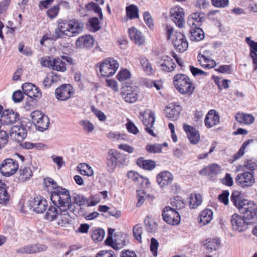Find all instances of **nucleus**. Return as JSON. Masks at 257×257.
<instances>
[{
  "label": "nucleus",
  "instance_id": "obj_55",
  "mask_svg": "<svg viewBox=\"0 0 257 257\" xmlns=\"http://www.w3.org/2000/svg\"><path fill=\"white\" fill-rule=\"evenodd\" d=\"M252 140H249L244 142L241 145L239 151L234 155V160H236L240 158L244 154V150L246 146L250 143L252 142Z\"/></svg>",
  "mask_w": 257,
  "mask_h": 257
},
{
  "label": "nucleus",
  "instance_id": "obj_47",
  "mask_svg": "<svg viewBox=\"0 0 257 257\" xmlns=\"http://www.w3.org/2000/svg\"><path fill=\"white\" fill-rule=\"evenodd\" d=\"M220 242L218 239H209L205 241L204 246L206 248L210 250H216L219 245Z\"/></svg>",
  "mask_w": 257,
  "mask_h": 257
},
{
  "label": "nucleus",
  "instance_id": "obj_25",
  "mask_svg": "<svg viewBox=\"0 0 257 257\" xmlns=\"http://www.w3.org/2000/svg\"><path fill=\"white\" fill-rule=\"evenodd\" d=\"M30 205L34 211L41 213L46 210L47 201L41 197H36L31 201Z\"/></svg>",
  "mask_w": 257,
  "mask_h": 257
},
{
  "label": "nucleus",
  "instance_id": "obj_58",
  "mask_svg": "<svg viewBox=\"0 0 257 257\" xmlns=\"http://www.w3.org/2000/svg\"><path fill=\"white\" fill-rule=\"evenodd\" d=\"M201 57L204 59L205 62L206 63V64H202L201 60L198 59V61L202 66L208 68H211L216 65V62L215 61L210 60L209 58L205 57L203 55H202Z\"/></svg>",
  "mask_w": 257,
  "mask_h": 257
},
{
  "label": "nucleus",
  "instance_id": "obj_59",
  "mask_svg": "<svg viewBox=\"0 0 257 257\" xmlns=\"http://www.w3.org/2000/svg\"><path fill=\"white\" fill-rule=\"evenodd\" d=\"M19 51L20 53L27 56H31L33 54V51L29 47H25L22 44H20L18 47Z\"/></svg>",
  "mask_w": 257,
  "mask_h": 257
},
{
  "label": "nucleus",
  "instance_id": "obj_56",
  "mask_svg": "<svg viewBox=\"0 0 257 257\" xmlns=\"http://www.w3.org/2000/svg\"><path fill=\"white\" fill-rule=\"evenodd\" d=\"M144 222L148 232H154L157 229V224L154 221H151L150 218H146L144 220Z\"/></svg>",
  "mask_w": 257,
  "mask_h": 257
},
{
  "label": "nucleus",
  "instance_id": "obj_5",
  "mask_svg": "<svg viewBox=\"0 0 257 257\" xmlns=\"http://www.w3.org/2000/svg\"><path fill=\"white\" fill-rule=\"evenodd\" d=\"M72 59L68 56H63L56 57L52 60L50 57H45L41 59V64L54 70L65 72L66 70V63H72Z\"/></svg>",
  "mask_w": 257,
  "mask_h": 257
},
{
  "label": "nucleus",
  "instance_id": "obj_40",
  "mask_svg": "<svg viewBox=\"0 0 257 257\" xmlns=\"http://www.w3.org/2000/svg\"><path fill=\"white\" fill-rule=\"evenodd\" d=\"M201 202L202 198L200 194H191L188 199L189 207L191 209L196 208L201 204Z\"/></svg>",
  "mask_w": 257,
  "mask_h": 257
},
{
  "label": "nucleus",
  "instance_id": "obj_46",
  "mask_svg": "<svg viewBox=\"0 0 257 257\" xmlns=\"http://www.w3.org/2000/svg\"><path fill=\"white\" fill-rule=\"evenodd\" d=\"M126 13L127 17L131 20L139 17V9L135 5H131L126 7Z\"/></svg>",
  "mask_w": 257,
  "mask_h": 257
},
{
  "label": "nucleus",
  "instance_id": "obj_10",
  "mask_svg": "<svg viewBox=\"0 0 257 257\" xmlns=\"http://www.w3.org/2000/svg\"><path fill=\"white\" fill-rule=\"evenodd\" d=\"M31 116L39 131L43 132L47 129L49 124L47 116L44 114L41 111L36 110L31 113Z\"/></svg>",
  "mask_w": 257,
  "mask_h": 257
},
{
  "label": "nucleus",
  "instance_id": "obj_28",
  "mask_svg": "<svg viewBox=\"0 0 257 257\" xmlns=\"http://www.w3.org/2000/svg\"><path fill=\"white\" fill-rule=\"evenodd\" d=\"M203 15L204 14L201 13H192L188 18L187 21L188 25L191 28H199L204 19Z\"/></svg>",
  "mask_w": 257,
  "mask_h": 257
},
{
  "label": "nucleus",
  "instance_id": "obj_51",
  "mask_svg": "<svg viewBox=\"0 0 257 257\" xmlns=\"http://www.w3.org/2000/svg\"><path fill=\"white\" fill-rule=\"evenodd\" d=\"M105 236V231L102 229H97L92 232L91 237L94 241H100Z\"/></svg>",
  "mask_w": 257,
  "mask_h": 257
},
{
  "label": "nucleus",
  "instance_id": "obj_63",
  "mask_svg": "<svg viewBox=\"0 0 257 257\" xmlns=\"http://www.w3.org/2000/svg\"><path fill=\"white\" fill-rule=\"evenodd\" d=\"M212 5L217 8H224L228 5V0H211Z\"/></svg>",
  "mask_w": 257,
  "mask_h": 257
},
{
  "label": "nucleus",
  "instance_id": "obj_39",
  "mask_svg": "<svg viewBox=\"0 0 257 257\" xmlns=\"http://www.w3.org/2000/svg\"><path fill=\"white\" fill-rule=\"evenodd\" d=\"M221 171L220 167L216 164H212L200 171L202 175L216 174Z\"/></svg>",
  "mask_w": 257,
  "mask_h": 257
},
{
  "label": "nucleus",
  "instance_id": "obj_37",
  "mask_svg": "<svg viewBox=\"0 0 257 257\" xmlns=\"http://www.w3.org/2000/svg\"><path fill=\"white\" fill-rule=\"evenodd\" d=\"M190 39L192 41H199L204 38L203 30L200 28H191Z\"/></svg>",
  "mask_w": 257,
  "mask_h": 257
},
{
  "label": "nucleus",
  "instance_id": "obj_62",
  "mask_svg": "<svg viewBox=\"0 0 257 257\" xmlns=\"http://www.w3.org/2000/svg\"><path fill=\"white\" fill-rule=\"evenodd\" d=\"M138 201L137 206L140 207L145 201L146 197V193L143 190L138 191Z\"/></svg>",
  "mask_w": 257,
  "mask_h": 257
},
{
  "label": "nucleus",
  "instance_id": "obj_35",
  "mask_svg": "<svg viewBox=\"0 0 257 257\" xmlns=\"http://www.w3.org/2000/svg\"><path fill=\"white\" fill-rule=\"evenodd\" d=\"M257 168V163L252 160H249L244 162L243 164L239 166L238 171L241 172H248L254 173V170Z\"/></svg>",
  "mask_w": 257,
  "mask_h": 257
},
{
  "label": "nucleus",
  "instance_id": "obj_2",
  "mask_svg": "<svg viewBox=\"0 0 257 257\" xmlns=\"http://www.w3.org/2000/svg\"><path fill=\"white\" fill-rule=\"evenodd\" d=\"M51 200L59 209L69 208L73 213L75 211V207L71 204V197L68 190L65 188H58L53 192L51 195Z\"/></svg>",
  "mask_w": 257,
  "mask_h": 257
},
{
  "label": "nucleus",
  "instance_id": "obj_6",
  "mask_svg": "<svg viewBox=\"0 0 257 257\" xmlns=\"http://www.w3.org/2000/svg\"><path fill=\"white\" fill-rule=\"evenodd\" d=\"M174 85L176 89L182 94L191 95L194 90L190 78L183 74H178L174 76Z\"/></svg>",
  "mask_w": 257,
  "mask_h": 257
},
{
  "label": "nucleus",
  "instance_id": "obj_60",
  "mask_svg": "<svg viewBox=\"0 0 257 257\" xmlns=\"http://www.w3.org/2000/svg\"><path fill=\"white\" fill-rule=\"evenodd\" d=\"M8 142V136L7 133L0 130V149L4 147Z\"/></svg>",
  "mask_w": 257,
  "mask_h": 257
},
{
  "label": "nucleus",
  "instance_id": "obj_64",
  "mask_svg": "<svg viewBox=\"0 0 257 257\" xmlns=\"http://www.w3.org/2000/svg\"><path fill=\"white\" fill-rule=\"evenodd\" d=\"M95 257H115V256L112 250H103L99 251Z\"/></svg>",
  "mask_w": 257,
  "mask_h": 257
},
{
  "label": "nucleus",
  "instance_id": "obj_17",
  "mask_svg": "<svg viewBox=\"0 0 257 257\" xmlns=\"http://www.w3.org/2000/svg\"><path fill=\"white\" fill-rule=\"evenodd\" d=\"M19 119V114L12 110H6L1 115L0 126L1 124H11Z\"/></svg>",
  "mask_w": 257,
  "mask_h": 257
},
{
  "label": "nucleus",
  "instance_id": "obj_7",
  "mask_svg": "<svg viewBox=\"0 0 257 257\" xmlns=\"http://www.w3.org/2000/svg\"><path fill=\"white\" fill-rule=\"evenodd\" d=\"M235 180L236 183L242 188L251 187L255 182L254 173L241 172L237 175Z\"/></svg>",
  "mask_w": 257,
  "mask_h": 257
},
{
  "label": "nucleus",
  "instance_id": "obj_38",
  "mask_svg": "<svg viewBox=\"0 0 257 257\" xmlns=\"http://www.w3.org/2000/svg\"><path fill=\"white\" fill-rule=\"evenodd\" d=\"M32 175L31 169L29 167H24L19 170L18 179L21 182H25L29 179Z\"/></svg>",
  "mask_w": 257,
  "mask_h": 257
},
{
  "label": "nucleus",
  "instance_id": "obj_44",
  "mask_svg": "<svg viewBox=\"0 0 257 257\" xmlns=\"http://www.w3.org/2000/svg\"><path fill=\"white\" fill-rule=\"evenodd\" d=\"M59 213V209H57L55 206H50L46 213L45 218L50 221L57 219Z\"/></svg>",
  "mask_w": 257,
  "mask_h": 257
},
{
  "label": "nucleus",
  "instance_id": "obj_33",
  "mask_svg": "<svg viewBox=\"0 0 257 257\" xmlns=\"http://www.w3.org/2000/svg\"><path fill=\"white\" fill-rule=\"evenodd\" d=\"M71 204H73L74 206L75 207V212L77 214H79V211L77 210L78 209V206L80 207V209H81L82 206L88 204V200L83 195L75 193L73 196V202H71Z\"/></svg>",
  "mask_w": 257,
  "mask_h": 257
},
{
  "label": "nucleus",
  "instance_id": "obj_20",
  "mask_svg": "<svg viewBox=\"0 0 257 257\" xmlns=\"http://www.w3.org/2000/svg\"><path fill=\"white\" fill-rule=\"evenodd\" d=\"M231 222L232 229L238 232L243 231L247 228V224L243 217L238 214H234L231 216Z\"/></svg>",
  "mask_w": 257,
  "mask_h": 257
},
{
  "label": "nucleus",
  "instance_id": "obj_52",
  "mask_svg": "<svg viewBox=\"0 0 257 257\" xmlns=\"http://www.w3.org/2000/svg\"><path fill=\"white\" fill-rule=\"evenodd\" d=\"M79 124L83 129L87 133H91L94 130V126L90 121L84 119L80 121Z\"/></svg>",
  "mask_w": 257,
  "mask_h": 257
},
{
  "label": "nucleus",
  "instance_id": "obj_1",
  "mask_svg": "<svg viewBox=\"0 0 257 257\" xmlns=\"http://www.w3.org/2000/svg\"><path fill=\"white\" fill-rule=\"evenodd\" d=\"M231 200L243 217L248 220L254 218L257 213V206L253 202L247 199H241L239 193L234 192L231 196Z\"/></svg>",
  "mask_w": 257,
  "mask_h": 257
},
{
  "label": "nucleus",
  "instance_id": "obj_18",
  "mask_svg": "<svg viewBox=\"0 0 257 257\" xmlns=\"http://www.w3.org/2000/svg\"><path fill=\"white\" fill-rule=\"evenodd\" d=\"M120 153L115 150H110L107 155L106 164L108 170L110 172L114 171L116 167Z\"/></svg>",
  "mask_w": 257,
  "mask_h": 257
},
{
  "label": "nucleus",
  "instance_id": "obj_14",
  "mask_svg": "<svg viewBox=\"0 0 257 257\" xmlns=\"http://www.w3.org/2000/svg\"><path fill=\"white\" fill-rule=\"evenodd\" d=\"M160 70L165 72H171L176 68L174 60L168 55L162 56L158 62Z\"/></svg>",
  "mask_w": 257,
  "mask_h": 257
},
{
  "label": "nucleus",
  "instance_id": "obj_22",
  "mask_svg": "<svg viewBox=\"0 0 257 257\" xmlns=\"http://www.w3.org/2000/svg\"><path fill=\"white\" fill-rule=\"evenodd\" d=\"M94 39L90 35H85L79 37L76 41V46L79 48H89L93 47Z\"/></svg>",
  "mask_w": 257,
  "mask_h": 257
},
{
  "label": "nucleus",
  "instance_id": "obj_54",
  "mask_svg": "<svg viewBox=\"0 0 257 257\" xmlns=\"http://www.w3.org/2000/svg\"><path fill=\"white\" fill-rule=\"evenodd\" d=\"M146 150L150 153H159L162 152V145L149 144L147 146Z\"/></svg>",
  "mask_w": 257,
  "mask_h": 257
},
{
  "label": "nucleus",
  "instance_id": "obj_57",
  "mask_svg": "<svg viewBox=\"0 0 257 257\" xmlns=\"http://www.w3.org/2000/svg\"><path fill=\"white\" fill-rule=\"evenodd\" d=\"M131 74L127 69L121 70L117 75L118 80L119 81H123L130 78Z\"/></svg>",
  "mask_w": 257,
  "mask_h": 257
},
{
  "label": "nucleus",
  "instance_id": "obj_23",
  "mask_svg": "<svg viewBox=\"0 0 257 257\" xmlns=\"http://www.w3.org/2000/svg\"><path fill=\"white\" fill-rule=\"evenodd\" d=\"M141 119H142V121L145 125V129L146 132L152 136H156L153 132V130L152 129L155 120V113L153 111H150L147 117H145V116L142 115Z\"/></svg>",
  "mask_w": 257,
  "mask_h": 257
},
{
  "label": "nucleus",
  "instance_id": "obj_3",
  "mask_svg": "<svg viewBox=\"0 0 257 257\" xmlns=\"http://www.w3.org/2000/svg\"><path fill=\"white\" fill-rule=\"evenodd\" d=\"M83 28V23L79 20L64 21L59 22L56 33L59 37H62V35L74 37L81 33Z\"/></svg>",
  "mask_w": 257,
  "mask_h": 257
},
{
  "label": "nucleus",
  "instance_id": "obj_24",
  "mask_svg": "<svg viewBox=\"0 0 257 257\" xmlns=\"http://www.w3.org/2000/svg\"><path fill=\"white\" fill-rule=\"evenodd\" d=\"M47 246L44 244H30L20 248L18 251L22 253H35L45 251Z\"/></svg>",
  "mask_w": 257,
  "mask_h": 257
},
{
  "label": "nucleus",
  "instance_id": "obj_49",
  "mask_svg": "<svg viewBox=\"0 0 257 257\" xmlns=\"http://www.w3.org/2000/svg\"><path fill=\"white\" fill-rule=\"evenodd\" d=\"M250 56L252 59L254 70H257V43H254L250 46Z\"/></svg>",
  "mask_w": 257,
  "mask_h": 257
},
{
  "label": "nucleus",
  "instance_id": "obj_31",
  "mask_svg": "<svg viewBox=\"0 0 257 257\" xmlns=\"http://www.w3.org/2000/svg\"><path fill=\"white\" fill-rule=\"evenodd\" d=\"M166 116L170 118L177 119L180 114L181 107L176 103H170L166 107Z\"/></svg>",
  "mask_w": 257,
  "mask_h": 257
},
{
  "label": "nucleus",
  "instance_id": "obj_4",
  "mask_svg": "<svg viewBox=\"0 0 257 257\" xmlns=\"http://www.w3.org/2000/svg\"><path fill=\"white\" fill-rule=\"evenodd\" d=\"M167 40H171L176 51L183 53L188 47V43L186 37L181 33L174 32V29L170 26L166 27Z\"/></svg>",
  "mask_w": 257,
  "mask_h": 257
},
{
  "label": "nucleus",
  "instance_id": "obj_13",
  "mask_svg": "<svg viewBox=\"0 0 257 257\" xmlns=\"http://www.w3.org/2000/svg\"><path fill=\"white\" fill-rule=\"evenodd\" d=\"M138 92L137 86L125 85L121 88V95L126 102L134 103L138 99Z\"/></svg>",
  "mask_w": 257,
  "mask_h": 257
},
{
  "label": "nucleus",
  "instance_id": "obj_45",
  "mask_svg": "<svg viewBox=\"0 0 257 257\" xmlns=\"http://www.w3.org/2000/svg\"><path fill=\"white\" fill-rule=\"evenodd\" d=\"M85 9L87 11H92L97 14L100 20L103 19V14L101 9L94 2H90L85 6Z\"/></svg>",
  "mask_w": 257,
  "mask_h": 257
},
{
  "label": "nucleus",
  "instance_id": "obj_21",
  "mask_svg": "<svg viewBox=\"0 0 257 257\" xmlns=\"http://www.w3.org/2000/svg\"><path fill=\"white\" fill-rule=\"evenodd\" d=\"M25 94L31 98H39L42 96L40 89L31 83H26L22 86Z\"/></svg>",
  "mask_w": 257,
  "mask_h": 257
},
{
  "label": "nucleus",
  "instance_id": "obj_43",
  "mask_svg": "<svg viewBox=\"0 0 257 257\" xmlns=\"http://www.w3.org/2000/svg\"><path fill=\"white\" fill-rule=\"evenodd\" d=\"M77 168L79 173L83 175L87 176H92L93 175V171L92 168L86 163L80 164Z\"/></svg>",
  "mask_w": 257,
  "mask_h": 257
},
{
  "label": "nucleus",
  "instance_id": "obj_12",
  "mask_svg": "<svg viewBox=\"0 0 257 257\" xmlns=\"http://www.w3.org/2000/svg\"><path fill=\"white\" fill-rule=\"evenodd\" d=\"M74 92V89L71 85L63 84L55 90V97L59 100L65 101L70 98Z\"/></svg>",
  "mask_w": 257,
  "mask_h": 257
},
{
  "label": "nucleus",
  "instance_id": "obj_32",
  "mask_svg": "<svg viewBox=\"0 0 257 257\" xmlns=\"http://www.w3.org/2000/svg\"><path fill=\"white\" fill-rule=\"evenodd\" d=\"M213 218V211L209 209H205L202 210L199 216V223L201 226H203L209 223Z\"/></svg>",
  "mask_w": 257,
  "mask_h": 257
},
{
  "label": "nucleus",
  "instance_id": "obj_50",
  "mask_svg": "<svg viewBox=\"0 0 257 257\" xmlns=\"http://www.w3.org/2000/svg\"><path fill=\"white\" fill-rule=\"evenodd\" d=\"M172 208H174L175 210L183 208L185 206V203L181 199V197L177 196L175 197L171 202Z\"/></svg>",
  "mask_w": 257,
  "mask_h": 257
},
{
  "label": "nucleus",
  "instance_id": "obj_27",
  "mask_svg": "<svg viewBox=\"0 0 257 257\" xmlns=\"http://www.w3.org/2000/svg\"><path fill=\"white\" fill-rule=\"evenodd\" d=\"M183 128L187 134L188 139L190 143L193 144H196L200 140V134L199 132L194 127L184 124Z\"/></svg>",
  "mask_w": 257,
  "mask_h": 257
},
{
  "label": "nucleus",
  "instance_id": "obj_53",
  "mask_svg": "<svg viewBox=\"0 0 257 257\" xmlns=\"http://www.w3.org/2000/svg\"><path fill=\"white\" fill-rule=\"evenodd\" d=\"M143 227L141 224H137L133 228V233L135 238L140 242H142Z\"/></svg>",
  "mask_w": 257,
  "mask_h": 257
},
{
  "label": "nucleus",
  "instance_id": "obj_29",
  "mask_svg": "<svg viewBox=\"0 0 257 257\" xmlns=\"http://www.w3.org/2000/svg\"><path fill=\"white\" fill-rule=\"evenodd\" d=\"M219 121V116L214 110H210L205 118V124L207 127H212Z\"/></svg>",
  "mask_w": 257,
  "mask_h": 257
},
{
  "label": "nucleus",
  "instance_id": "obj_19",
  "mask_svg": "<svg viewBox=\"0 0 257 257\" xmlns=\"http://www.w3.org/2000/svg\"><path fill=\"white\" fill-rule=\"evenodd\" d=\"M10 134L13 140L22 142L27 136V130L22 125H15L11 128Z\"/></svg>",
  "mask_w": 257,
  "mask_h": 257
},
{
  "label": "nucleus",
  "instance_id": "obj_11",
  "mask_svg": "<svg viewBox=\"0 0 257 257\" xmlns=\"http://www.w3.org/2000/svg\"><path fill=\"white\" fill-rule=\"evenodd\" d=\"M19 168L18 162L11 158L4 160L0 165V171L2 174L6 176L14 174Z\"/></svg>",
  "mask_w": 257,
  "mask_h": 257
},
{
  "label": "nucleus",
  "instance_id": "obj_61",
  "mask_svg": "<svg viewBox=\"0 0 257 257\" xmlns=\"http://www.w3.org/2000/svg\"><path fill=\"white\" fill-rule=\"evenodd\" d=\"M159 243L155 238H152L151 240L150 249L154 256H157Z\"/></svg>",
  "mask_w": 257,
  "mask_h": 257
},
{
  "label": "nucleus",
  "instance_id": "obj_41",
  "mask_svg": "<svg viewBox=\"0 0 257 257\" xmlns=\"http://www.w3.org/2000/svg\"><path fill=\"white\" fill-rule=\"evenodd\" d=\"M137 163L140 167L148 170H152L156 166L155 162L150 160L139 159L137 160Z\"/></svg>",
  "mask_w": 257,
  "mask_h": 257
},
{
  "label": "nucleus",
  "instance_id": "obj_9",
  "mask_svg": "<svg viewBox=\"0 0 257 257\" xmlns=\"http://www.w3.org/2000/svg\"><path fill=\"white\" fill-rule=\"evenodd\" d=\"M162 216L164 220L167 223L176 225L180 223L181 218L179 213L174 208L166 206L163 211Z\"/></svg>",
  "mask_w": 257,
  "mask_h": 257
},
{
  "label": "nucleus",
  "instance_id": "obj_36",
  "mask_svg": "<svg viewBox=\"0 0 257 257\" xmlns=\"http://www.w3.org/2000/svg\"><path fill=\"white\" fill-rule=\"evenodd\" d=\"M236 120L240 123L250 124L254 120V117L250 114L238 113L235 115Z\"/></svg>",
  "mask_w": 257,
  "mask_h": 257
},
{
  "label": "nucleus",
  "instance_id": "obj_15",
  "mask_svg": "<svg viewBox=\"0 0 257 257\" xmlns=\"http://www.w3.org/2000/svg\"><path fill=\"white\" fill-rule=\"evenodd\" d=\"M59 213L58 216V224L63 226L66 224H71L74 219V215H77L76 212L74 213L69 210V208L59 209Z\"/></svg>",
  "mask_w": 257,
  "mask_h": 257
},
{
  "label": "nucleus",
  "instance_id": "obj_8",
  "mask_svg": "<svg viewBox=\"0 0 257 257\" xmlns=\"http://www.w3.org/2000/svg\"><path fill=\"white\" fill-rule=\"evenodd\" d=\"M118 67L119 64L117 61L110 58L100 65L99 71L104 77H109L115 73Z\"/></svg>",
  "mask_w": 257,
  "mask_h": 257
},
{
  "label": "nucleus",
  "instance_id": "obj_42",
  "mask_svg": "<svg viewBox=\"0 0 257 257\" xmlns=\"http://www.w3.org/2000/svg\"><path fill=\"white\" fill-rule=\"evenodd\" d=\"M129 242L128 239L126 237H121V239H115L114 241L112 240V243L108 244L115 250H119Z\"/></svg>",
  "mask_w": 257,
  "mask_h": 257
},
{
  "label": "nucleus",
  "instance_id": "obj_16",
  "mask_svg": "<svg viewBox=\"0 0 257 257\" xmlns=\"http://www.w3.org/2000/svg\"><path fill=\"white\" fill-rule=\"evenodd\" d=\"M171 20L176 26L182 28L184 23V12L183 9L179 6H176L170 10Z\"/></svg>",
  "mask_w": 257,
  "mask_h": 257
},
{
  "label": "nucleus",
  "instance_id": "obj_26",
  "mask_svg": "<svg viewBox=\"0 0 257 257\" xmlns=\"http://www.w3.org/2000/svg\"><path fill=\"white\" fill-rule=\"evenodd\" d=\"M173 176L168 171H163L160 173L157 177L158 184L161 187H164L172 183Z\"/></svg>",
  "mask_w": 257,
  "mask_h": 257
},
{
  "label": "nucleus",
  "instance_id": "obj_48",
  "mask_svg": "<svg viewBox=\"0 0 257 257\" xmlns=\"http://www.w3.org/2000/svg\"><path fill=\"white\" fill-rule=\"evenodd\" d=\"M140 63L144 71L148 75L153 73L154 71L152 65L146 58L140 59Z\"/></svg>",
  "mask_w": 257,
  "mask_h": 257
},
{
  "label": "nucleus",
  "instance_id": "obj_30",
  "mask_svg": "<svg viewBox=\"0 0 257 257\" xmlns=\"http://www.w3.org/2000/svg\"><path fill=\"white\" fill-rule=\"evenodd\" d=\"M128 34L131 39L137 45H142L145 43V38L141 32L134 27L128 30Z\"/></svg>",
  "mask_w": 257,
  "mask_h": 257
},
{
  "label": "nucleus",
  "instance_id": "obj_34",
  "mask_svg": "<svg viewBox=\"0 0 257 257\" xmlns=\"http://www.w3.org/2000/svg\"><path fill=\"white\" fill-rule=\"evenodd\" d=\"M10 197L6 185L0 180V204L7 205L10 200Z\"/></svg>",
  "mask_w": 257,
  "mask_h": 257
}]
</instances>
